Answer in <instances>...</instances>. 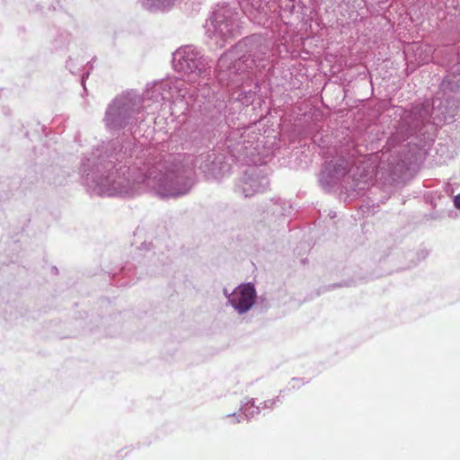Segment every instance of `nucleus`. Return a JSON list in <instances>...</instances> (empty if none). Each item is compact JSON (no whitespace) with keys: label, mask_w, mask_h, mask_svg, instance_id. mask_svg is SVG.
<instances>
[{"label":"nucleus","mask_w":460,"mask_h":460,"mask_svg":"<svg viewBox=\"0 0 460 460\" xmlns=\"http://www.w3.org/2000/svg\"><path fill=\"white\" fill-rule=\"evenodd\" d=\"M222 164L223 162L221 161V159H218L217 161L215 160L212 162L211 172L215 178L219 177L220 171L222 170Z\"/></svg>","instance_id":"nucleus-9"},{"label":"nucleus","mask_w":460,"mask_h":460,"mask_svg":"<svg viewBox=\"0 0 460 460\" xmlns=\"http://www.w3.org/2000/svg\"><path fill=\"white\" fill-rule=\"evenodd\" d=\"M275 403H276V402L274 399H270V400H267L264 402V406L266 408H273Z\"/></svg>","instance_id":"nucleus-10"},{"label":"nucleus","mask_w":460,"mask_h":460,"mask_svg":"<svg viewBox=\"0 0 460 460\" xmlns=\"http://www.w3.org/2000/svg\"><path fill=\"white\" fill-rule=\"evenodd\" d=\"M85 76L82 77V85L84 86ZM85 89V87H84Z\"/></svg>","instance_id":"nucleus-15"},{"label":"nucleus","mask_w":460,"mask_h":460,"mask_svg":"<svg viewBox=\"0 0 460 460\" xmlns=\"http://www.w3.org/2000/svg\"><path fill=\"white\" fill-rule=\"evenodd\" d=\"M84 184L99 196H135L148 191L162 199L188 194L195 184L193 170L167 161L137 160L116 164L93 155L82 163Z\"/></svg>","instance_id":"nucleus-1"},{"label":"nucleus","mask_w":460,"mask_h":460,"mask_svg":"<svg viewBox=\"0 0 460 460\" xmlns=\"http://www.w3.org/2000/svg\"><path fill=\"white\" fill-rule=\"evenodd\" d=\"M216 72L219 83L227 86L230 83V56L227 51L218 58Z\"/></svg>","instance_id":"nucleus-6"},{"label":"nucleus","mask_w":460,"mask_h":460,"mask_svg":"<svg viewBox=\"0 0 460 460\" xmlns=\"http://www.w3.org/2000/svg\"><path fill=\"white\" fill-rule=\"evenodd\" d=\"M232 299V305L240 314L247 312L254 304L256 292L254 287L251 284H246L239 287L234 293Z\"/></svg>","instance_id":"nucleus-5"},{"label":"nucleus","mask_w":460,"mask_h":460,"mask_svg":"<svg viewBox=\"0 0 460 460\" xmlns=\"http://www.w3.org/2000/svg\"><path fill=\"white\" fill-rule=\"evenodd\" d=\"M259 184L253 179H251L249 181L244 182L243 185V192L245 196H251L253 192L259 191Z\"/></svg>","instance_id":"nucleus-8"},{"label":"nucleus","mask_w":460,"mask_h":460,"mask_svg":"<svg viewBox=\"0 0 460 460\" xmlns=\"http://www.w3.org/2000/svg\"><path fill=\"white\" fill-rule=\"evenodd\" d=\"M224 294L230 300V294H228V291L226 288L224 289Z\"/></svg>","instance_id":"nucleus-13"},{"label":"nucleus","mask_w":460,"mask_h":460,"mask_svg":"<svg viewBox=\"0 0 460 460\" xmlns=\"http://www.w3.org/2000/svg\"><path fill=\"white\" fill-rule=\"evenodd\" d=\"M182 0H140L143 6L151 12H168Z\"/></svg>","instance_id":"nucleus-7"},{"label":"nucleus","mask_w":460,"mask_h":460,"mask_svg":"<svg viewBox=\"0 0 460 460\" xmlns=\"http://www.w3.org/2000/svg\"><path fill=\"white\" fill-rule=\"evenodd\" d=\"M66 66H67V67H69L70 69H72V67H71V66H72V59H70L69 61H67Z\"/></svg>","instance_id":"nucleus-14"},{"label":"nucleus","mask_w":460,"mask_h":460,"mask_svg":"<svg viewBox=\"0 0 460 460\" xmlns=\"http://www.w3.org/2000/svg\"><path fill=\"white\" fill-rule=\"evenodd\" d=\"M252 406H253V403L251 404V406H249V402L245 404L244 408H243V412L248 415V414H252L253 413V411H249V408H251Z\"/></svg>","instance_id":"nucleus-12"},{"label":"nucleus","mask_w":460,"mask_h":460,"mask_svg":"<svg viewBox=\"0 0 460 460\" xmlns=\"http://www.w3.org/2000/svg\"><path fill=\"white\" fill-rule=\"evenodd\" d=\"M174 70L186 77V81L198 92L207 86L210 80V61L196 47L187 45L179 48L172 54Z\"/></svg>","instance_id":"nucleus-3"},{"label":"nucleus","mask_w":460,"mask_h":460,"mask_svg":"<svg viewBox=\"0 0 460 460\" xmlns=\"http://www.w3.org/2000/svg\"><path fill=\"white\" fill-rule=\"evenodd\" d=\"M230 6L228 3L216 4L207 25V35L217 48L226 45L230 36Z\"/></svg>","instance_id":"nucleus-4"},{"label":"nucleus","mask_w":460,"mask_h":460,"mask_svg":"<svg viewBox=\"0 0 460 460\" xmlns=\"http://www.w3.org/2000/svg\"><path fill=\"white\" fill-rule=\"evenodd\" d=\"M454 205L456 208L460 209V194L456 195L454 199Z\"/></svg>","instance_id":"nucleus-11"},{"label":"nucleus","mask_w":460,"mask_h":460,"mask_svg":"<svg viewBox=\"0 0 460 460\" xmlns=\"http://www.w3.org/2000/svg\"><path fill=\"white\" fill-rule=\"evenodd\" d=\"M194 96L181 78H168L147 84L143 95L135 91H126L117 95L108 104L102 121L105 128L112 133L129 128L145 119V115L154 113L164 102Z\"/></svg>","instance_id":"nucleus-2"}]
</instances>
